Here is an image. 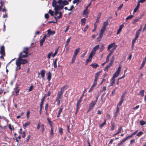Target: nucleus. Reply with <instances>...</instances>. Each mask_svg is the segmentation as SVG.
<instances>
[{"mask_svg":"<svg viewBox=\"0 0 146 146\" xmlns=\"http://www.w3.org/2000/svg\"><path fill=\"white\" fill-rule=\"evenodd\" d=\"M47 120L49 123V124L50 125L51 127H52V122L50 120L49 118H47Z\"/></svg>","mask_w":146,"mask_h":146,"instance_id":"nucleus-56","label":"nucleus"},{"mask_svg":"<svg viewBox=\"0 0 146 146\" xmlns=\"http://www.w3.org/2000/svg\"><path fill=\"white\" fill-rule=\"evenodd\" d=\"M115 128V125L114 123H113L111 124V130H113Z\"/></svg>","mask_w":146,"mask_h":146,"instance_id":"nucleus-49","label":"nucleus"},{"mask_svg":"<svg viewBox=\"0 0 146 146\" xmlns=\"http://www.w3.org/2000/svg\"><path fill=\"white\" fill-rule=\"evenodd\" d=\"M139 8L136 7L133 11V13L136 12L138 9Z\"/></svg>","mask_w":146,"mask_h":146,"instance_id":"nucleus-60","label":"nucleus"},{"mask_svg":"<svg viewBox=\"0 0 146 146\" xmlns=\"http://www.w3.org/2000/svg\"><path fill=\"white\" fill-rule=\"evenodd\" d=\"M90 66H92L93 68H96L98 66V65L96 63L92 64H91Z\"/></svg>","mask_w":146,"mask_h":146,"instance_id":"nucleus-29","label":"nucleus"},{"mask_svg":"<svg viewBox=\"0 0 146 146\" xmlns=\"http://www.w3.org/2000/svg\"><path fill=\"white\" fill-rule=\"evenodd\" d=\"M48 34L47 35L49 37L51 34L54 35L55 33V32L54 31H51L49 29L47 31Z\"/></svg>","mask_w":146,"mask_h":146,"instance_id":"nucleus-11","label":"nucleus"},{"mask_svg":"<svg viewBox=\"0 0 146 146\" xmlns=\"http://www.w3.org/2000/svg\"><path fill=\"white\" fill-rule=\"evenodd\" d=\"M68 3V2L66 0L62 1V0H59L56 2V1L54 0L52 3V5L56 10L62 9L64 5H66Z\"/></svg>","mask_w":146,"mask_h":146,"instance_id":"nucleus-1","label":"nucleus"},{"mask_svg":"<svg viewBox=\"0 0 146 146\" xmlns=\"http://www.w3.org/2000/svg\"><path fill=\"white\" fill-rule=\"evenodd\" d=\"M66 87L65 86H63L60 89V90L58 92L56 97V102L57 105L59 106L60 104V102H62V99L63 98V94L65 90L66 89Z\"/></svg>","mask_w":146,"mask_h":146,"instance_id":"nucleus-2","label":"nucleus"},{"mask_svg":"<svg viewBox=\"0 0 146 146\" xmlns=\"http://www.w3.org/2000/svg\"><path fill=\"white\" fill-rule=\"evenodd\" d=\"M99 47V46L98 45H97L93 49L92 51L96 52L97 49H98Z\"/></svg>","mask_w":146,"mask_h":146,"instance_id":"nucleus-24","label":"nucleus"},{"mask_svg":"<svg viewBox=\"0 0 146 146\" xmlns=\"http://www.w3.org/2000/svg\"><path fill=\"white\" fill-rule=\"evenodd\" d=\"M54 10L55 11L54 15L55 16L54 17V18L56 19V20L57 19H59L62 17V15L61 13L59 11V10H57L56 11L55 9Z\"/></svg>","mask_w":146,"mask_h":146,"instance_id":"nucleus-4","label":"nucleus"},{"mask_svg":"<svg viewBox=\"0 0 146 146\" xmlns=\"http://www.w3.org/2000/svg\"><path fill=\"white\" fill-rule=\"evenodd\" d=\"M52 52H51L48 54V59H50V58L51 56V55L52 56Z\"/></svg>","mask_w":146,"mask_h":146,"instance_id":"nucleus-43","label":"nucleus"},{"mask_svg":"<svg viewBox=\"0 0 146 146\" xmlns=\"http://www.w3.org/2000/svg\"><path fill=\"white\" fill-rule=\"evenodd\" d=\"M45 99V97H44L42 98L41 100V101L40 105V108H42Z\"/></svg>","mask_w":146,"mask_h":146,"instance_id":"nucleus-17","label":"nucleus"},{"mask_svg":"<svg viewBox=\"0 0 146 146\" xmlns=\"http://www.w3.org/2000/svg\"><path fill=\"white\" fill-rule=\"evenodd\" d=\"M110 66H111L108 64V65L106 66L105 67L104 70L105 71L108 72V69Z\"/></svg>","mask_w":146,"mask_h":146,"instance_id":"nucleus-36","label":"nucleus"},{"mask_svg":"<svg viewBox=\"0 0 146 146\" xmlns=\"http://www.w3.org/2000/svg\"><path fill=\"white\" fill-rule=\"evenodd\" d=\"M28 52L25 51V50H24L22 52L20 53L19 55V57H21V58H27L28 57Z\"/></svg>","mask_w":146,"mask_h":146,"instance_id":"nucleus-5","label":"nucleus"},{"mask_svg":"<svg viewBox=\"0 0 146 146\" xmlns=\"http://www.w3.org/2000/svg\"><path fill=\"white\" fill-rule=\"evenodd\" d=\"M0 53L2 55H5V47L4 46L1 47Z\"/></svg>","mask_w":146,"mask_h":146,"instance_id":"nucleus-12","label":"nucleus"},{"mask_svg":"<svg viewBox=\"0 0 146 146\" xmlns=\"http://www.w3.org/2000/svg\"><path fill=\"white\" fill-rule=\"evenodd\" d=\"M59 132L62 135L63 134L62 129L61 128H60L59 129Z\"/></svg>","mask_w":146,"mask_h":146,"instance_id":"nucleus-48","label":"nucleus"},{"mask_svg":"<svg viewBox=\"0 0 146 146\" xmlns=\"http://www.w3.org/2000/svg\"><path fill=\"white\" fill-rule=\"evenodd\" d=\"M45 41V40H44L43 39H41L40 40V45L41 46H42L43 45V44L44 42Z\"/></svg>","mask_w":146,"mask_h":146,"instance_id":"nucleus-50","label":"nucleus"},{"mask_svg":"<svg viewBox=\"0 0 146 146\" xmlns=\"http://www.w3.org/2000/svg\"><path fill=\"white\" fill-rule=\"evenodd\" d=\"M58 60L57 58H56L53 61V66L54 68H56L57 67V62Z\"/></svg>","mask_w":146,"mask_h":146,"instance_id":"nucleus-16","label":"nucleus"},{"mask_svg":"<svg viewBox=\"0 0 146 146\" xmlns=\"http://www.w3.org/2000/svg\"><path fill=\"white\" fill-rule=\"evenodd\" d=\"M96 102L94 101H92L89 104L88 111H90L94 107Z\"/></svg>","mask_w":146,"mask_h":146,"instance_id":"nucleus-8","label":"nucleus"},{"mask_svg":"<svg viewBox=\"0 0 146 146\" xmlns=\"http://www.w3.org/2000/svg\"><path fill=\"white\" fill-rule=\"evenodd\" d=\"M28 62V60L25 59H23L21 57H19L16 62V64L17 66L16 67V71L18 69H20L21 64H26Z\"/></svg>","mask_w":146,"mask_h":146,"instance_id":"nucleus-3","label":"nucleus"},{"mask_svg":"<svg viewBox=\"0 0 146 146\" xmlns=\"http://www.w3.org/2000/svg\"><path fill=\"white\" fill-rule=\"evenodd\" d=\"M86 19L85 18H83L81 19V21L82 22V25H84L85 24Z\"/></svg>","mask_w":146,"mask_h":146,"instance_id":"nucleus-39","label":"nucleus"},{"mask_svg":"<svg viewBox=\"0 0 146 146\" xmlns=\"http://www.w3.org/2000/svg\"><path fill=\"white\" fill-rule=\"evenodd\" d=\"M143 134V132L142 131H140L137 134V136H140L142 135Z\"/></svg>","mask_w":146,"mask_h":146,"instance_id":"nucleus-47","label":"nucleus"},{"mask_svg":"<svg viewBox=\"0 0 146 146\" xmlns=\"http://www.w3.org/2000/svg\"><path fill=\"white\" fill-rule=\"evenodd\" d=\"M19 92V90L17 87L16 88V90H15V92L16 93V95H18V94H17V93Z\"/></svg>","mask_w":146,"mask_h":146,"instance_id":"nucleus-55","label":"nucleus"},{"mask_svg":"<svg viewBox=\"0 0 146 146\" xmlns=\"http://www.w3.org/2000/svg\"><path fill=\"white\" fill-rule=\"evenodd\" d=\"M76 57L73 56L72 58V60L71 62V63L72 64L74 63V61L76 59Z\"/></svg>","mask_w":146,"mask_h":146,"instance_id":"nucleus-51","label":"nucleus"},{"mask_svg":"<svg viewBox=\"0 0 146 146\" xmlns=\"http://www.w3.org/2000/svg\"><path fill=\"white\" fill-rule=\"evenodd\" d=\"M119 108H117L115 112L114 113V116L115 118H116L117 116L119 111Z\"/></svg>","mask_w":146,"mask_h":146,"instance_id":"nucleus-13","label":"nucleus"},{"mask_svg":"<svg viewBox=\"0 0 146 146\" xmlns=\"http://www.w3.org/2000/svg\"><path fill=\"white\" fill-rule=\"evenodd\" d=\"M123 102V101L121 100V101L119 102V103L117 105V108H119V107H120L121 106V105Z\"/></svg>","mask_w":146,"mask_h":146,"instance_id":"nucleus-37","label":"nucleus"},{"mask_svg":"<svg viewBox=\"0 0 146 146\" xmlns=\"http://www.w3.org/2000/svg\"><path fill=\"white\" fill-rule=\"evenodd\" d=\"M21 134L23 137L24 138L25 137L26 135L25 132H23Z\"/></svg>","mask_w":146,"mask_h":146,"instance_id":"nucleus-64","label":"nucleus"},{"mask_svg":"<svg viewBox=\"0 0 146 146\" xmlns=\"http://www.w3.org/2000/svg\"><path fill=\"white\" fill-rule=\"evenodd\" d=\"M123 4H121V5H120L118 8V9L120 10L121 9V8H122V7H123Z\"/></svg>","mask_w":146,"mask_h":146,"instance_id":"nucleus-59","label":"nucleus"},{"mask_svg":"<svg viewBox=\"0 0 146 146\" xmlns=\"http://www.w3.org/2000/svg\"><path fill=\"white\" fill-rule=\"evenodd\" d=\"M87 9H86L84 11L83 13V15H85V17L86 18L88 17V13L87 12Z\"/></svg>","mask_w":146,"mask_h":146,"instance_id":"nucleus-23","label":"nucleus"},{"mask_svg":"<svg viewBox=\"0 0 146 146\" xmlns=\"http://www.w3.org/2000/svg\"><path fill=\"white\" fill-rule=\"evenodd\" d=\"M125 94L124 93L122 94V95L121 96V100H122V101H123L124 98L125 97Z\"/></svg>","mask_w":146,"mask_h":146,"instance_id":"nucleus-53","label":"nucleus"},{"mask_svg":"<svg viewBox=\"0 0 146 146\" xmlns=\"http://www.w3.org/2000/svg\"><path fill=\"white\" fill-rule=\"evenodd\" d=\"M101 15V13H99L97 17V20L99 21L100 19V18Z\"/></svg>","mask_w":146,"mask_h":146,"instance_id":"nucleus-41","label":"nucleus"},{"mask_svg":"<svg viewBox=\"0 0 146 146\" xmlns=\"http://www.w3.org/2000/svg\"><path fill=\"white\" fill-rule=\"evenodd\" d=\"M47 79H48V81H50V79H51V74L50 73V72H48L47 74Z\"/></svg>","mask_w":146,"mask_h":146,"instance_id":"nucleus-22","label":"nucleus"},{"mask_svg":"<svg viewBox=\"0 0 146 146\" xmlns=\"http://www.w3.org/2000/svg\"><path fill=\"white\" fill-rule=\"evenodd\" d=\"M145 91L144 90H142L141 91L139 94V95L141 97H143L144 96Z\"/></svg>","mask_w":146,"mask_h":146,"instance_id":"nucleus-26","label":"nucleus"},{"mask_svg":"<svg viewBox=\"0 0 146 146\" xmlns=\"http://www.w3.org/2000/svg\"><path fill=\"white\" fill-rule=\"evenodd\" d=\"M113 62V59L112 60H111L110 63L109 64L111 66L112 65Z\"/></svg>","mask_w":146,"mask_h":146,"instance_id":"nucleus-62","label":"nucleus"},{"mask_svg":"<svg viewBox=\"0 0 146 146\" xmlns=\"http://www.w3.org/2000/svg\"><path fill=\"white\" fill-rule=\"evenodd\" d=\"M117 46L116 45H115V47H114L113 49L111 50H110L109 51H110V52L111 53H113V52L114 50H115V48H116Z\"/></svg>","mask_w":146,"mask_h":146,"instance_id":"nucleus-57","label":"nucleus"},{"mask_svg":"<svg viewBox=\"0 0 146 146\" xmlns=\"http://www.w3.org/2000/svg\"><path fill=\"white\" fill-rule=\"evenodd\" d=\"M97 80H95V79L94 80V81L93 84L92 85V86H93V87H94L96 86L97 84Z\"/></svg>","mask_w":146,"mask_h":146,"instance_id":"nucleus-34","label":"nucleus"},{"mask_svg":"<svg viewBox=\"0 0 146 146\" xmlns=\"http://www.w3.org/2000/svg\"><path fill=\"white\" fill-rule=\"evenodd\" d=\"M80 0H74L73 1V4H75L76 3L78 4L80 2Z\"/></svg>","mask_w":146,"mask_h":146,"instance_id":"nucleus-46","label":"nucleus"},{"mask_svg":"<svg viewBox=\"0 0 146 146\" xmlns=\"http://www.w3.org/2000/svg\"><path fill=\"white\" fill-rule=\"evenodd\" d=\"M62 109H63V106H61L60 108L59 109V110L58 111V114L57 116V117H59L60 114L61 113V112L62 111Z\"/></svg>","mask_w":146,"mask_h":146,"instance_id":"nucleus-19","label":"nucleus"},{"mask_svg":"<svg viewBox=\"0 0 146 146\" xmlns=\"http://www.w3.org/2000/svg\"><path fill=\"white\" fill-rule=\"evenodd\" d=\"M53 135V129L52 127H51L50 133V137H52Z\"/></svg>","mask_w":146,"mask_h":146,"instance_id":"nucleus-33","label":"nucleus"},{"mask_svg":"<svg viewBox=\"0 0 146 146\" xmlns=\"http://www.w3.org/2000/svg\"><path fill=\"white\" fill-rule=\"evenodd\" d=\"M94 87H93V86H92L91 87V88H90V89L89 90V92H91L92 91V90H93V89H94Z\"/></svg>","mask_w":146,"mask_h":146,"instance_id":"nucleus-61","label":"nucleus"},{"mask_svg":"<svg viewBox=\"0 0 146 146\" xmlns=\"http://www.w3.org/2000/svg\"><path fill=\"white\" fill-rule=\"evenodd\" d=\"M106 119H104V122L103 123H102L100 125V128H102L104 125H105L106 124Z\"/></svg>","mask_w":146,"mask_h":146,"instance_id":"nucleus-25","label":"nucleus"},{"mask_svg":"<svg viewBox=\"0 0 146 146\" xmlns=\"http://www.w3.org/2000/svg\"><path fill=\"white\" fill-rule=\"evenodd\" d=\"M140 124L142 126L146 124V122L143 120H141L140 121Z\"/></svg>","mask_w":146,"mask_h":146,"instance_id":"nucleus-35","label":"nucleus"},{"mask_svg":"<svg viewBox=\"0 0 146 146\" xmlns=\"http://www.w3.org/2000/svg\"><path fill=\"white\" fill-rule=\"evenodd\" d=\"M137 38H138L136 37L135 36V38L132 40V46H133L134 42H135Z\"/></svg>","mask_w":146,"mask_h":146,"instance_id":"nucleus-45","label":"nucleus"},{"mask_svg":"<svg viewBox=\"0 0 146 146\" xmlns=\"http://www.w3.org/2000/svg\"><path fill=\"white\" fill-rule=\"evenodd\" d=\"M95 52L92 50L89 56V58H92V57L95 55Z\"/></svg>","mask_w":146,"mask_h":146,"instance_id":"nucleus-21","label":"nucleus"},{"mask_svg":"<svg viewBox=\"0 0 146 146\" xmlns=\"http://www.w3.org/2000/svg\"><path fill=\"white\" fill-rule=\"evenodd\" d=\"M146 61V56L145 57L144 59L143 60V61L141 66L140 68V69H141L144 66V65H145V64Z\"/></svg>","mask_w":146,"mask_h":146,"instance_id":"nucleus-20","label":"nucleus"},{"mask_svg":"<svg viewBox=\"0 0 146 146\" xmlns=\"http://www.w3.org/2000/svg\"><path fill=\"white\" fill-rule=\"evenodd\" d=\"M108 22L107 21H105L103 23V25L102 27H104V28H106V26H107L108 24Z\"/></svg>","mask_w":146,"mask_h":146,"instance_id":"nucleus-28","label":"nucleus"},{"mask_svg":"<svg viewBox=\"0 0 146 146\" xmlns=\"http://www.w3.org/2000/svg\"><path fill=\"white\" fill-rule=\"evenodd\" d=\"M100 73V72H97L96 74L95 79L98 80V78L99 76Z\"/></svg>","mask_w":146,"mask_h":146,"instance_id":"nucleus-30","label":"nucleus"},{"mask_svg":"<svg viewBox=\"0 0 146 146\" xmlns=\"http://www.w3.org/2000/svg\"><path fill=\"white\" fill-rule=\"evenodd\" d=\"M122 129V127L121 126H120L118 128V131L117 133L119 134L120 133L121 131V130Z\"/></svg>","mask_w":146,"mask_h":146,"instance_id":"nucleus-40","label":"nucleus"},{"mask_svg":"<svg viewBox=\"0 0 146 146\" xmlns=\"http://www.w3.org/2000/svg\"><path fill=\"white\" fill-rule=\"evenodd\" d=\"M115 78H112L110 81V83L111 86L115 84Z\"/></svg>","mask_w":146,"mask_h":146,"instance_id":"nucleus-31","label":"nucleus"},{"mask_svg":"<svg viewBox=\"0 0 146 146\" xmlns=\"http://www.w3.org/2000/svg\"><path fill=\"white\" fill-rule=\"evenodd\" d=\"M48 13L51 15V16H53L54 15V12L51 9H50L49 10Z\"/></svg>","mask_w":146,"mask_h":146,"instance_id":"nucleus-44","label":"nucleus"},{"mask_svg":"<svg viewBox=\"0 0 146 146\" xmlns=\"http://www.w3.org/2000/svg\"><path fill=\"white\" fill-rule=\"evenodd\" d=\"M58 52H57V51H55V52H54V53L53 54H52V56L53 57H54L56 55V54H57Z\"/></svg>","mask_w":146,"mask_h":146,"instance_id":"nucleus-58","label":"nucleus"},{"mask_svg":"<svg viewBox=\"0 0 146 146\" xmlns=\"http://www.w3.org/2000/svg\"><path fill=\"white\" fill-rule=\"evenodd\" d=\"M33 85L31 86L29 89V92L31 91L33 89Z\"/></svg>","mask_w":146,"mask_h":146,"instance_id":"nucleus-63","label":"nucleus"},{"mask_svg":"<svg viewBox=\"0 0 146 146\" xmlns=\"http://www.w3.org/2000/svg\"><path fill=\"white\" fill-rule=\"evenodd\" d=\"M133 17V15H131L129 16L126 18V20H128L132 18V17Z\"/></svg>","mask_w":146,"mask_h":146,"instance_id":"nucleus-42","label":"nucleus"},{"mask_svg":"<svg viewBox=\"0 0 146 146\" xmlns=\"http://www.w3.org/2000/svg\"><path fill=\"white\" fill-rule=\"evenodd\" d=\"M140 30H138L136 32V33L135 36L136 37H137V38L139 36V34H140V33L141 32L140 31Z\"/></svg>","mask_w":146,"mask_h":146,"instance_id":"nucleus-32","label":"nucleus"},{"mask_svg":"<svg viewBox=\"0 0 146 146\" xmlns=\"http://www.w3.org/2000/svg\"><path fill=\"white\" fill-rule=\"evenodd\" d=\"M80 49V48H78L77 49H76L75 50L74 52V54L73 56L76 57L77 54L79 52V51Z\"/></svg>","mask_w":146,"mask_h":146,"instance_id":"nucleus-18","label":"nucleus"},{"mask_svg":"<svg viewBox=\"0 0 146 146\" xmlns=\"http://www.w3.org/2000/svg\"><path fill=\"white\" fill-rule=\"evenodd\" d=\"M106 30V28H104V27H102L100 30V32L99 34V37H98L97 39L98 40L99 38H101L103 36V34L104 31Z\"/></svg>","mask_w":146,"mask_h":146,"instance_id":"nucleus-7","label":"nucleus"},{"mask_svg":"<svg viewBox=\"0 0 146 146\" xmlns=\"http://www.w3.org/2000/svg\"><path fill=\"white\" fill-rule=\"evenodd\" d=\"M128 139L126 137L125 138L123 139L121 141L123 143L125 142L126 140Z\"/></svg>","mask_w":146,"mask_h":146,"instance_id":"nucleus-54","label":"nucleus"},{"mask_svg":"<svg viewBox=\"0 0 146 146\" xmlns=\"http://www.w3.org/2000/svg\"><path fill=\"white\" fill-rule=\"evenodd\" d=\"M115 46V43L113 42V43H111V44H110V45H109L108 46V50L110 51V49L111 48H112V47L114 48Z\"/></svg>","mask_w":146,"mask_h":146,"instance_id":"nucleus-9","label":"nucleus"},{"mask_svg":"<svg viewBox=\"0 0 146 146\" xmlns=\"http://www.w3.org/2000/svg\"><path fill=\"white\" fill-rule=\"evenodd\" d=\"M45 71L44 70H42L40 72V74L41 75V77L42 78H44V76Z\"/></svg>","mask_w":146,"mask_h":146,"instance_id":"nucleus-27","label":"nucleus"},{"mask_svg":"<svg viewBox=\"0 0 146 146\" xmlns=\"http://www.w3.org/2000/svg\"><path fill=\"white\" fill-rule=\"evenodd\" d=\"M30 114V112L29 111H28L27 113V119L29 118V115Z\"/></svg>","mask_w":146,"mask_h":146,"instance_id":"nucleus-52","label":"nucleus"},{"mask_svg":"<svg viewBox=\"0 0 146 146\" xmlns=\"http://www.w3.org/2000/svg\"><path fill=\"white\" fill-rule=\"evenodd\" d=\"M30 124V122L29 121L26 122L23 125V127L24 129H25L26 127L29 126Z\"/></svg>","mask_w":146,"mask_h":146,"instance_id":"nucleus-15","label":"nucleus"},{"mask_svg":"<svg viewBox=\"0 0 146 146\" xmlns=\"http://www.w3.org/2000/svg\"><path fill=\"white\" fill-rule=\"evenodd\" d=\"M81 102V101H80V100H77V102L76 104V113L77 112L80 107V104Z\"/></svg>","mask_w":146,"mask_h":146,"instance_id":"nucleus-10","label":"nucleus"},{"mask_svg":"<svg viewBox=\"0 0 146 146\" xmlns=\"http://www.w3.org/2000/svg\"><path fill=\"white\" fill-rule=\"evenodd\" d=\"M141 19V17L139 18H136L133 20V23L134 24H135V23L139 21V19Z\"/></svg>","mask_w":146,"mask_h":146,"instance_id":"nucleus-38","label":"nucleus"},{"mask_svg":"<svg viewBox=\"0 0 146 146\" xmlns=\"http://www.w3.org/2000/svg\"><path fill=\"white\" fill-rule=\"evenodd\" d=\"M121 68V66H119L118 67L116 72L113 75V76L112 78H115L117 77L118 76L120 72Z\"/></svg>","mask_w":146,"mask_h":146,"instance_id":"nucleus-6","label":"nucleus"},{"mask_svg":"<svg viewBox=\"0 0 146 146\" xmlns=\"http://www.w3.org/2000/svg\"><path fill=\"white\" fill-rule=\"evenodd\" d=\"M123 27V24H122L120 26L117 32V34H119L120 33Z\"/></svg>","mask_w":146,"mask_h":146,"instance_id":"nucleus-14","label":"nucleus"}]
</instances>
